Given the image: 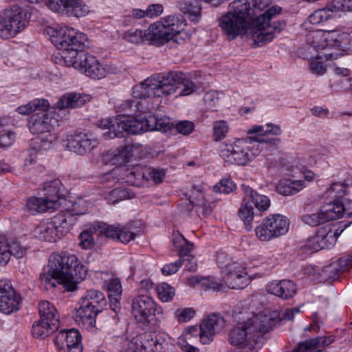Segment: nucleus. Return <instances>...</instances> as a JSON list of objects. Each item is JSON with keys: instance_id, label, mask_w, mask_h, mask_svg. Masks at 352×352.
<instances>
[{"instance_id": "obj_47", "label": "nucleus", "mask_w": 352, "mask_h": 352, "mask_svg": "<svg viewBox=\"0 0 352 352\" xmlns=\"http://www.w3.org/2000/svg\"><path fill=\"white\" fill-rule=\"evenodd\" d=\"M250 139L253 140L254 142H257V143H260L261 149L264 150H270L272 151L275 148V146H276L279 142L280 140L278 138H265L261 134H258L256 135H251L250 136Z\"/></svg>"}, {"instance_id": "obj_6", "label": "nucleus", "mask_w": 352, "mask_h": 352, "mask_svg": "<svg viewBox=\"0 0 352 352\" xmlns=\"http://www.w3.org/2000/svg\"><path fill=\"white\" fill-rule=\"evenodd\" d=\"M76 221L75 215L71 212H62L50 221L36 228L34 232L40 240L54 243L69 232Z\"/></svg>"}, {"instance_id": "obj_26", "label": "nucleus", "mask_w": 352, "mask_h": 352, "mask_svg": "<svg viewBox=\"0 0 352 352\" xmlns=\"http://www.w3.org/2000/svg\"><path fill=\"white\" fill-rule=\"evenodd\" d=\"M352 268V256L342 257L331 265L326 266L322 271L324 279L333 280L338 278L340 273Z\"/></svg>"}, {"instance_id": "obj_4", "label": "nucleus", "mask_w": 352, "mask_h": 352, "mask_svg": "<svg viewBox=\"0 0 352 352\" xmlns=\"http://www.w3.org/2000/svg\"><path fill=\"white\" fill-rule=\"evenodd\" d=\"M306 36L307 45L300 50V54L307 59L336 60L351 47L349 34L338 30H316Z\"/></svg>"}, {"instance_id": "obj_59", "label": "nucleus", "mask_w": 352, "mask_h": 352, "mask_svg": "<svg viewBox=\"0 0 352 352\" xmlns=\"http://www.w3.org/2000/svg\"><path fill=\"white\" fill-rule=\"evenodd\" d=\"M6 245H8V249L10 253V256L13 255L14 256L20 258L26 253V248L23 247L19 242L16 241L14 240L10 242H8L6 241Z\"/></svg>"}, {"instance_id": "obj_40", "label": "nucleus", "mask_w": 352, "mask_h": 352, "mask_svg": "<svg viewBox=\"0 0 352 352\" xmlns=\"http://www.w3.org/2000/svg\"><path fill=\"white\" fill-rule=\"evenodd\" d=\"M173 243L179 251L180 257L190 252L193 248V244L188 241L179 232L173 233Z\"/></svg>"}, {"instance_id": "obj_61", "label": "nucleus", "mask_w": 352, "mask_h": 352, "mask_svg": "<svg viewBox=\"0 0 352 352\" xmlns=\"http://www.w3.org/2000/svg\"><path fill=\"white\" fill-rule=\"evenodd\" d=\"M330 9H333L334 12L352 11V0H333Z\"/></svg>"}, {"instance_id": "obj_31", "label": "nucleus", "mask_w": 352, "mask_h": 352, "mask_svg": "<svg viewBox=\"0 0 352 352\" xmlns=\"http://www.w3.org/2000/svg\"><path fill=\"white\" fill-rule=\"evenodd\" d=\"M61 183L59 180H52L44 184L43 191V197L52 206L62 195Z\"/></svg>"}, {"instance_id": "obj_5", "label": "nucleus", "mask_w": 352, "mask_h": 352, "mask_svg": "<svg viewBox=\"0 0 352 352\" xmlns=\"http://www.w3.org/2000/svg\"><path fill=\"white\" fill-rule=\"evenodd\" d=\"M277 314L263 313L254 315L248 320L238 323L229 333L231 344L241 349L242 352H256L258 339L270 331L278 322Z\"/></svg>"}, {"instance_id": "obj_20", "label": "nucleus", "mask_w": 352, "mask_h": 352, "mask_svg": "<svg viewBox=\"0 0 352 352\" xmlns=\"http://www.w3.org/2000/svg\"><path fill=\"white\" fill-rule=\"evenodd\" d=\"M225 320L217 314H211L202 322L200 327L202 331L201 343L206 344L212 340L214 334L220 332L225 327Z\"/></svg>"}, {"instance_id": "obj_27", "label": "nucleus", "mask_w": 352, "mask_h": 352, "mask_svg": "<svg viewBox=\"0 0 352 352\" xmlns=\"http://www.w3.org/2000/svg\"><path fill=\"white\" fill-rule=\"evenodd\" d=\"M122 117H128L126 115H120L115 119L105 118L100 121L99 126L103 129H109L108 131L103 133V136L105 139H114L116 138H121L123 135V132L128 133L127 129H122L120 127H118V124H120L119 119Z\"/></svg>"}, {"instance_id": "obj_43", "label": "nucleus", "mask_w": 352, "mask_h": 352, "mask_svg": "<svg viewBox=\"0 0 352 352\" xmlns=\"http://www.w3.org/2000/svg\"><path fill=\"white\" fill-rule=\"evenodd\" d=\"M202 331L201 327H190L185 333L179 338L178 343L195 344L198 340L201 342Z\"/></svg>"}, {"instance_id": "obj_11", "label": "nucleus", "mask_w": 352, "mask_h": 352, "mask_svg": "<svg viewBox=\"0 0 352 352\" xmlns=\"http://www.w3.org/2000/svg\"><path fill=\"white\" fill-rule=\"evenodd\" d=\"M163 80L164 96L176 94L178 96H186L198 89L183 73L169 72L163 74Z\"/></svg>"}, {"instance_id": "obj_35", "label": "nucleus", "mask_w": 352, "mask_h": 352, "mask_svg": "<svg viewBox=\"0 0 352 352\" xmlns=\"http://www.w3.org/2000/svg\"><path fill=\"white\" fill-rule=\"evenodd\" d=\"M340 234L338 232L333 231L330 225H326L320 228L316 236L324 248L333 246Z\"/></svg>"}, {"instance_id": "obj_28", "label": "nucleus", "mask_w": 352, "mask_h": 352, "mask_svg": "<svg viewBox=\"0 0 352 352\" xmlns=\"http://www.w3.org/2000/svg\"><path fill=\"white\" fill-rule=\"evenodd\" d=\"M241 188L245 198L251 201L258 210L265 211L270 207V201L267 197L257 193L248 186L242 185Z\"/></svg>"}, {"instance_id": "obj_41", "label": "nucleus", "mask_w": 352, "mask_h": 352, "mask_svg": "<svg viewBox=\"0 0 352 352\" xmlns=\"http://www.w3.org/2000/svg\"><path fill=\"white\" fill-rule=\"evenodd\" d=\"M67 338V352H82L81 336L80 333L72 329L66 331Z\"/></svg>"}, {"instance_id": "obj_51", "label": "nucleus", "mask_w": 352, "mask_h": 352, "mask_svg": "<svg viewBox=\"0 0 352 352\" xmlns=\"http://www.w3.org/2000/svg\"><path fill=\"white\" fill-rule=\"evenodd\" d=\"M235 184L228 177L221 179L214 187V191L220 193L229 194L234 191Z\"/></svg>"}, {"instance_id": "obj_25", "label": "nucleus", "mask_w": 352, "mask_h": 352, "mask_svg": "<svg viewBox=\"0 0 352 352\" xmlns=\"http://www.w3.org/2000/svg\"><path fill=\"white\" fill-rule=\"evenodd\" d=\"M296 286L295 283L289 280H282L280 281H273L267 286V291L278 298L287 300L294 296L296 292Z\"/></svg>"}, {"instance_id": "obj_38", "label": "nucleus", "mask_w": 352, "mask_h": 352, "mask_svg": "<svg viewBox=\"0 0 352 352\" xmlns=\"http://www.w3.org/2000/svg\"><path fill=\"white\" fill-rule=\"evenodd\" d=\"M254 214V208L244 195L243 202L239 210V216L243 221L248 230H250L252 228Z\"/></svg>"}, {"instance_id": "obj_63", "label": "nucleus", "mask_w": 352, "mask_h": 352, "mask_svg": "<svg viewBox=\"0 0 352 352\" xmlns=\"http://www.w3.org/2000/svg\"><path fill=\"white\" fill-rule=\"evenodd\" d=\"M146 181L152 179L155 183H161L165 175L163 170H158L151 167L146 168Z\"/></svg>"}, {"instance_id": "obj_39", "label": "nucleus", "mask_w": 352, "mask_h": 352, "mask_svg": "<svg viewBox=\"0 0 352 352\" xmlns=\"http://www.w3.org/2000/svg\"><path fill=\"white\" fill-rule=\"evenodd\" d=\"M26 207L32 213H42L51 208L52 206L43 197H30L26 204Z\"/></svg>"}, {"instance_id": "obj_64", "label": "nucleus", "mask_w": 352, "mask_h": 352, "mask_svg": "<svg viewBox=\"0 0 352 352\" xmlns=\"http://www.w3.org/2000/svg\"><path fill=\"white\" fill-rule=\"evenodd\" d=\"M194 128V123L188 120L179 121L175 125L177 131L184 135L190 134L193 131Z\"/></svg>"}, {"instance_id": "obj_60", "label": "nucleus", "mask_w": 352, "mask_h": 352, "mask_svg": "<svg viewBox=\"0 0 352 352\" xmlns=\"http://www.w3.org/2000/svg\"><path fill=\"white\" fill-rule=\"evenodd\" d=\"M129 198V193L124 189L115 188L108 195L107 199L113 204L118 203L120 200Z\"/></svg>"}, {"instance_id": "obj_19", "label": "nucleus", "mask_w": 352, "mask_h": 352, "mask_svg": "<svg viewBox=\"0 0 352 352\" xmlns=\"http://www.w3.org/2000/svg\"><path fill=\"white\" fill-rule=\"evenodd\" d=\"M228 272L223 277L224 283L231 289H243L250 283L245 267L238 263L227 265Z\"/></svg>"}, {"instance_id": "obj_56", "label": "nucleus", "mask_w": 352, "mask_h": 352, "mask_svg": "<svg viewBox=\"0 0 352 352\" xmlns=\"http://www.w3.org/2000/svg\"><path fill=\"white\" fill-rule=\"evenodd\" d=\"M318 342L316 338L302 342L299 343L298 347L294 352H317L319 351Z\"/></svg>"}, {"instance_id": "obj_42", "label": "nucleus", "mask_w": 352, "mask_h": 352, "mask_svg": "<svg viewBox=\"0 0 352 352\" xmlns=\"http://www.w3.org/2000/svg\"><path fill=\"white\" fill-rule=\"evenodd\" d=\"M330 8L331 4L325 8L316 10L308 16L307 22L317 25L329 19L332 17L333 12H334L333 10Z\"/></svg>"}, {"instance_id": "obj_32", "label": "nucleus", "mask_w": 352, "mask_h": 352, "mask_svg": "<svg viewBox=\"0 0 352 352\" xmlns=\"http://www.w3.org/2000/svg\"><path fill=\"white\" fill-rule=\"evenodd\" d=\"M162 23V25L166 28V30L169 34H172V37L176 41V36L183 30V25H184V21L183 17L181 15H170L158 21Z\"/></svg>"}, {"instance_id": "obj_49", "label": "nucleus", "mask_w": 352, "mask_h": 352, "mask_svg": "<svg viewBox=\"0 0 352 352\" xmlns=\"http://www.w3.org/2000/svg\"><path fill=\"white\" fill-rule=\"evenodd\" d=\"M157 293L159 298L162 302H168L175 296V289L170 285L162 283L157 287Z\"/></svg>"}, {"instance_id": "obj_3", "label": "nucleus", "mask_w": 352, "mask_h": 352, "mask_svg": "<svg viewBox=\"0 0 352 352\" xmlns=\"http://www.w3.org/2000/svg\"><path fill=\"white\" fill-rule=\"evenodd\" d=\"M47 267V272L40 275V279L47 289L58 284L63 285L66 290L73 292L87 274L76 256L67 252L52 254Z\"/></svg>"}, {"instance_id": "obj_46", "label": "nucleus", "mask_w": 352, "mask_h": 352, "mask_svg": "<svg viewBox=\"0 0 352 352\" xmlns=\"http://www.w3.org/2000/svg\"><path fill=\"white\" fill-rule=\"evenodd\" d=\"M350 186H352V179L333 182L328 188V192L336 198H341L346 195V188Z\"/></svg>"}, {"instance_id": "obj_17", "label": "nucleus", "mask_w": 352, "mask_h": 352, "mask_svg": "<svg viewBox=\"0 0 352 352\" xmlns=\"http://www.w3.org/2000/svg\"><path fill=\"white\" fill-rule=\"evenodd\" d=\"M67 147L79 155L90 152L98 144V138L91 133H78L67 136Z\"/></svg>"}, {"instance_id": "obj_13", "label": "nucleus", "mask_w": 352, "mask_h": 352, "mask_svg": "<svg viewBox=\"0 0 352 352\" xmlns=\"http://www.w3.org/2000/svg\"><path fill=\"white\" fill-rule=\"evenodd\" d=\"M163 74L151 76L144 82L133 87L132 95L135 98L145 99L151 96L162 97L164 96Z\"/></svg>"}, {"instance_id": "obj_23", "label": "nucleus", "mask_w": 352, "mask_h": 352, "mask_svg": "<svg viewBox=\"0 0 352 352\" xmlns=\"http://www.w3.org/2000/svg\"><path fill=\"white\" fill-rule=\"evenodd\" d=\"M91 100L89 95L71 92L63 95L55 103L54 108L58 112L66 109L78 108Z\"/></svg>"}, {"instance_id": "obj_34", "label": "nucleus", "mask_w": 352, "mask_h": 352, "mask_svg": "<svg viewBox=\"0 0 352 352\" xmlns=\"http://www.w3.org/2000/svg\"><path fill=\"white\" fill-rule=\"evenodd\" d=\"M38 313L41 319L46 322L54 323V320L59 326V314L56 307L49 301H41L38 304Z\"/></svg>"}, {"instance_id": "obj_55", "label": "nucleus", "mask_w": 352, "mask_h": 352, "mask_svg": "<svg viewBox=\"0 0 352 352\" xmlns=\"http://www.w3.org/2000/svg\"><path fill=\"white\" fill-rule=\"evenodd\" d=\"M93 225H91L90 228V230H84L82 232L79 236L80 242V245L85 250L89 249L94 245V238L92 236V232L95 233V231L93 229ZM96 234L98 235V233Z\"/></svg>"}, {"instance_id": "obj_29", "label": "nucleus", "mask_w": 352, "mask_h": 352, "mask_svg": "<svg viewBox=\"0 0 352 352\" xmlns=\"http://www.w3.org/2000/svg\"><path fill=\"white\" fill-rule=\"evenodd\" d=\"M58 323L54 320V323L43 320H37L34 322L32 327V336L38 339H44L51 335L58 329Z\"/></svg>"}, {"instance_id": "obj_9", "label": "nucleus", "mask_w": 352, "mask_h": 352, "mask_svg": "<svg viewBox=\"0 0 352 352\" xmlns=\"http://www.w3.org/2000/svg\"><path fill=\"white\" fill-rule=\"evenodd\" d=\"M250 146L248 140H237L232 142L221 144L219 155L226 162L239 166L246 165L252 160L250 154Z\"/></svg>"}, {"instance_id": "obj_8", "label": "nucleus", "mask_w": 352, "mask_h": 352, "mask_svg": "<svg viewBox=\"0 0 352 352\" xmlns=\"http://www.w3.org/2000/svg\"><path fill=\"white\" fill-rule=\"evenodd\" d=\"M288 219L279 214L265 218L255 228V234L261 241H269L285 234L289 230Z\"/></svg>"}, {"instance_id": "obj_50", "label": "nucleus", "mask_w": 352, "mask_h": 352, "mask_svg": "<svg viewBox=\"0 0 352 352\" xmlns=\"http://www.w3.org/2000/svg\"><path fill=\"white\" fill-rule=\"evenodd\" d=\"M212 137L214 141L218 142L223 139L228 131V125L224 120L216 121L212 127Z\"/></svg>"}, {"instance_id": "obj_33", "label": "nucleus", "mask_w": 352, "mask_h": 352, "mask_svg": "<svg viewBox=\"0 0 352 352\" xmlns=\"http://www.w3.org/2000/svg\"><path fill=\"white\" fill-rule=\"evenodd\" d=\"M320 208L327 222L340 218L346 211L344 204L340 201L326 203Z\"/></svg>"}, {"instance_id": "obj_10", "label": "nucleus", "mask_w": 352, "mask_h": 352, "mask_svg": "<svg viewBox=\"0 0 352 352\" xmlns=\"http://www.w3.org/2000/svg\"><path fill=\"white\" fill-rule=\"evenodd\" d=\"M25 10L18 5H12L5 10L2 38H10L21 32L26 26Z\"/></svg>"}, {"instance_id": "obj_54", "label": "nucleus", "mask_w": 352, "mask_h": 352, "mask_svg": "<svg viewBox=\"0 0 352 352\" xmlns=\"http://www.w3.org/2000/svg\"><path fill=\"white\" fill-rule=\"evenodd\" d=\"M195 311L192 307H182L175 310L174 315L179 322H186L195 316Z\"/></svg>"}, {"instance_id": "obj_18", "label": "nucleus", "mask_w": 352, "mask_h": 352, "mask_svg": "<svg viewBox=\"0 0 352 352\" xmlns=\"http://www.w3.org/2000/svg\"><path fill=\"white\" fill-rule=\"evenodd\" d=\"M132 314L140 322L148 321L149 318L155 315L157 305L147 295H138L134 297L131 302Z\"/></svg>"}, {"instance_id": "obj_36", "label": "nucleus", "mask_w": 352, "mask_h": 352, "mask_svg": "<svg viewBox=\"0 0 352 352\" xmlns=\"http://www.w3.org/2000/svg\"><path fill=\"white\" fill-rule=\"evenodd\" d=\"M87 302L90 305V307L94 308H100V311L107 305V300L104 294L97 290L89 289L86 292V294L82 297L81 303Z\"/></svg>"}, {"instance_id": "obj_24", "label": "nucleus", "mask_w": 352, "mask_h": 352, "mask_svg": "<svg viewBox=\"0 0 352 352\" xmlns=\"http://www.w3.org/2000/svg\"><path fill=\"white\" fill-rule=\"evenodd\" d=\"M99 312L100 308L90 307L87 302H80V307L76 310L75 320L85 329L91 330L96 325V318Z\"/></svg>"}, {"instance_id": "obj_48", "label": "nucleus", "mask_w": 352, "mask_h": 352, "mask_svg": "<svg viewBox=\"0 0 352 352\" xmlns=\"http://www.w3.org/2000/svg\"><path fill=\"white\" fill-rule=\"evenodd\" d=\"M280 126L277 125L267 124L266 129H264L263 126H254L248 131V133L250 135L254 134V135L261 134L264 137V135L267 133L278 135L280 133Z\"/></svg>"}, {"instance_id": "obj_14", "label": "nucleus", "mask_w": 352, "mask_h": 352, "mask_svg": "<svg viewBox=\"0 0 352 352\" xmlns=\"http://www.w3.org/2000/svg\"><path fill=\"white\" fill-rule=\"evenodd\" d=\"M93 229L98 236L118 239L123 243H127L134 239L135 234L126 226L108 225L104 222H96Z\"/></svg>"}, {"instance_id": "obj_45", "label": "nucleus", "mask_w": 352, "mask_h": 352, "mask_svg": "<svg viewBox=\"0 0 352 352\" xmlns=\"http://www.w3.org/2000/svg\"><path fill=\"white\" fill-rule=\"evenodd\" d=\"M301 219L303 223L311 226H318L327 222L320 208L316 212L303 214Z\"/></svg>"}, {"instance_id": "obj_58", "label": "nucleus", "mask_w": 352, "mask_h": 352, "mask_svg": "<svg viewBox=\"0 0 352 352\" xmlns=\"http://www.w3.org/2000/svg\"><path fill=\"white\" fill-rule=\"evenodd\" d=\"M201 287L204 290L220 291L223 285L213 277H204L201 280Z\"/></svg>"}, {"instance_id": "obj_21", "label": "nucleus", "mask_w": 352, "mask_h": 352, "mask_svg": "<svg viewBox=\"0 0 352 352\" xmlns=\"http://www.w3.org/2000/svg\"><path fill=\"white\" fill-rule=\"evenodd\" d=\"M132 146L126 145L106 151L102 155V162L107 165L122 166L132 157Z\"/></svg>"}, {"instance_id": "obj_53", "label": "nucleus", "mask_w": 352, "mask_h": 352, "mask_svg": "<svg viewBox=\"0 0 352 352\" xmlns=\"http://www.w3.org/2000/svg\"><path fill=\"white\" fill-rule=\"evenodd\" d=\"M122 38L127 42L139 43L144 41V31L138 29H131L122 34Z\"/></svg>"}, {"instance_id": "obj_2", "label": "nucleus", "mask_w": 352, "mask_h": 352, "mask_svg": "<svg viewBox=\"0 0 352 352\" xmlns=\"http://www.w3.org/2000/svg\"><path fill=\"white\" fill-rule=\"evenodd\" d=\"M52 43L62 50L61 58L66 66H72L94 79H101L108 74L106 68L91 54L84 50L88 47L87 36L68 27L52 31Z\"/></svg>"}, {"instance_id": "obj_12", "label": "nucleus", "mask_w": 352, "mask_h": 352, "mask_svg": "<svg viewBox=\"0 0 352 352\" xmlns=\"http://www.w3.org/2000/svg\"><path fill=\"white\" fill-rule=\"evenodd\" d=\"M167 345L162 335L144 333L128 342L129 352H164Z\"/></svg>"}, {"instance_id": "obj_44", "label": "nucleus", "mask_w": 352, "mask_h": 352, "mask_svg": "<svg viewBox=\"0 0 352 352\" xmlns=\"http://www.w3.org/2000/svg\"><path fill=\"white\" fill-rule=\"evenodd\" d=\"M192 188L195 191L200 192V195H199L200 198L197 199L195 203L197 212L203 216L210 214L212 209L210 204L208 201H205L204 200L203 195H201V192L203 190L202 186H193Z\"/></svg>"}, {"instance_id": "obj_37", "label": "nucleus", "mask_w": 352, "mask_h": 352, "mask_svg": "<svg viewBox=\"0 0 352 352\" xmlns=\"http://www.w3.org/2000/svg\"><path fill=\"white\" fill-rule=\"evenodd\" d=\"M50 107L49 102L43 98H37L29 103L19 107L16 111L22 115H29L36 111H45Z\"/></svg>"}, {"instance_id": "obj_52", "label": "nucleus", "mask_w": 352, "mask_h": 352, "mask_svg": "<svg viewBox=\"0 0 352 352\" xmlns=\"http://www.w3.org/2000/svg\"><path fill=\"white\" fill-rule=\"evenodd\" d=\"M220 95L221 94L216 91H208L204 98L206 107L210 110H214L220 104Z\"/></svg>"}, {"instance_id": "obj_30", "label": "nucleus", "mask_w": 352, "mask_h": 352, "mask_svg": "<svg viewBox=\"0 0 352 352\" xmlns=\"http://www.w3.org/2000/svg\"><path fill=\"white\" fill-rule=\"evenodd\" d=\"M178 6L180 11L184 14L188 15L191 21L197 23L200 20L201 8L197 1L180 0L178 2Z\"/></svg>"}, {"instance_id": "obj_57", "label": "nucleus", "mask_w": 352, "mask_h": 352, "mask_svg": "<svg viewBox=\"0 0 352 352\" xmlns=\"http://www.w3.org/2000/svg\"><path fill=\"white\" fill-rule=\"evenodd\" d=\"M107 289L109 294V298H121L122 285L118 278H112L107 283Z\"/></svg>"}, {"instance_id": "obj_7", "label": "nucleus", "mask_w": 352, "mask_h": 352, "mask_svg": "<svg viewBox=\"0 0 352 352\" xmlns=\"http://www.w3.org/2000/svg\"><path fill=\"white\" fill-rule=\"evenodd\" d=\"M61 122L59 112L54 107L48 112L36 113L31 117L29 129L32 133L43 134L48 133L47 138H42L44 146H49L56 141V135L52 131L58 126Z\"/></svg>"}, {"instance_id": "obj_15", "label": "nucleus", "mask_w": 352, "mask_h": 352, "mask_svg": "<svg viewBox=\"0 0 352 352\" xmlns=\"http://www.w3.org/2000/svg\"><path fill=\"white\" fill-rule=\"evenodd\" d=\"M118 127L127 129L129 134H138L146 131H155L157 127V117L150 115L141 119H137L132 116L122 117Z\"/></svg>"}, {"instance_id": "obj_1", "label": "nucleus", "mask_w": 352, "mask_h": 352, "mask_svg": "<svg viewBox=\"0 0 352 352\" xmlns=\"http://www.w3.org/2000/svg\"><path fill=\"white\" fill-rule=\"evenodd\" d=\"M248 10L247 1L242 2L241 0H235L230 3L228 12L219 19V26L230 39L245 33L251 35L254 43L261 46L272 41L285 27V23L281 22H278V25H270L272 16L281 11L280 7L272 6L256 17L252 22V28L247 29L248 18L252 15Z\"/></svg>"}, {"instance_id": "obj_22", "label": "nucleus", "mask_w": 352, "mask_h": 352, "mask_svg": "<svg viewBox=\"0 0 352 352\" xmlns=\"http://www.w3.org/2000/svg\"><path fill=\"white\" fill-rule=\"evenodd\" d=\"M144 38H146L145 41L158 46L164 45L170 41H175L172 37V34H169L162 23H158V21L150 25L144 30Z\"/></svg>"}, {"instance_id": "obj_62", "label": "nucleus", "mask_w": 352, "mask_h": 352, "mask_svg": "<svg viewBox=\"0 0 352 352\" xmlns=\"http://www.w3.org/2000/svg\"><path fill=\"white\" fill-rule=\"evenodd\" d=\"M10 259V253L6 245V239L0 236V265H6Z\"/></svg>"}, {"instance_id": "obj_16", "label": "nucleus", "mask_w": 352, "mask_h": 352, "mask_svg": "<svg viewBox=\"0 0 352 352\" xmlns=\"http://www.w3.org/2000/svg\"><path fill=\"white\" fill-rule=\"evenodd\" d=\"M21 297L8 280H0V312L10 314L20 309Z\"/></svg>"}]
</instances>
